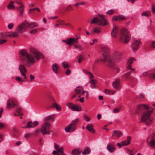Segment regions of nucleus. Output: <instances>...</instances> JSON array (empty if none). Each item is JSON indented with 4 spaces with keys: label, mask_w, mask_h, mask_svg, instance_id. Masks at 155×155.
<instances>
[{
    "label": "nucleus",
    "mask_w": 155,
    "mask_h": 155,
    "mask_svg": "<svg viewBox=\"0 0 155 155\" xmlns=\"http://www.w3.org/2000/svg\"><path fill=\"white\" fill-rule=\"evenodd\" d=\"M19 59L23 64L30 65L36 62L35 58L39 59L44 58L43 55L38 51L32 50L30 54L25 50H21L19 52Z\"/></svg>",
    "instance_id": "1"
},
{
    "label": "nucleus",
    "mask_w": 155,
    "mask_h": 155,
    "mask_svg": "<svg viewBox=\"0 0 155 155\" xmlns=\"http://www.w3.org/2000/svg\"><path fill=\"white\" fill-rule=\"evenodd\" d=\"M14 3V2L13 1L11 2L8 5V8L9 9H13L15 7L14 6V5L13 4Z\"/></svg>",
    "instance_id": "36"
},
{
    "label": "nucleus",
    "mask_w": 155,
    "mask_h": 155,
    "mask_svg": "<svg viewBox=\"0 0 155 155\" xmlns=\"http://www.w3.org/2000/svg\"><path fill=\"white\" fill-rule=\"evenodd\" d=\"M83 90V88L82 86H78L76 88L75 91L77 94H79Z\"/></svg>",
    "instance_id": "30"
},
{
    "label": "nucleus",
    "mask_w": 155,
    "mask_h": 155,
    "mask_svg": "<svg viewBox=\"0 0 155 155\" xmlns=\"http://www.w3.org/2000/svg\"><path fill=\"white\" fill-rule=\"evenodd\" d=\"M71 72V71L69 69H68L66 71V74L67 75L69 74Z\"/></svg>",
    "instance_id": "63"
},
{
    "label": "nucleus",
    "mask_w": 155,
    "mask_h": 155,
    "mask_svg": "<svg viewBox=\"0 0 155 155\" xmlns=\"http://www.w3.org/2000/svg\"><path fill=\"white\" fill-rule=\"evenodd\" d=\"M119 82L120 80L119 79H117L114 81L112 84L113 87L116 89H119Z\"/></svg>",
    "instance_id": "23"
},
{
    "label": "nucleus",
    "mask_w": 155,
    "mask_h": 155,
    "mask_svg": "<svg viewBox=\"0 0 155 155\" xmlns=\"http://www.w3.org/2000/svg\"><path fill=\"white\" fill-rule=\"evenodd\" d=\"M83 57L81 55H80L78 57V63H80L83 60Z\"/></svg>",
    "instance_id": "46"
},
{
    "label": "nucleus",
    "mask_w": 155,
    "mask_h": 155,
    "mask_svg": "<svg viewBox=\"0 0 155 155\" xmlns=\"http://www.w3.org/2000/svg\"><path fill=\"white\" fill-rule=\"evenodd\" d=\"M152 12L153 14H155V4L153 5L152 8Z\"/></svg>",
    "instance_id": "50"
},
{
    "label": "nucleus",
    "mask_w": 155,
    "mask_h": 155,
    "mask_svg": "<svg viewBox=\"0 0 155 155\" xmlns=\"http://www.w3.org/2000/svg\"><path fill=\"white\" fill-rule=\"evenodd\" d=\"M19 69L22 78L17 77L15 78L16 80L21 82L26 81L27 80V78L26 74L27 71V70L24 66L23 65H20L19 66Z\"/></svg>",
    "instance_id": "4"
},
{
    "label": "nucleus",
    "mask_w": 155,
    "mask_h": 155,
    "mask_svg": "<svg viewBox=\"0 0 155 155\" xmlns=\"http://www.w3.org/2000/svg\"><path fill=\"white\" fill-rule=\"evenodd\" d=\"M97 25L105 26L108 24L107 19L104 16L101 14L97 15Z\"/></svg>",
    "instance_id": "8"
},
{
    "label": "nucleus",
    "mask_w": 155,
    "mask_h": 155,
    "mask_svg": "<svg viewBox=\"0 0 155 155\" xmlns=\"http://www.w3.org/2000/svg\"><path fill=\"white\" fill-rule=\"evenodd\" d=\"M67 106L72 111H81L82 110L81 107L78 105H74L72 103H69L67 104Z\"/></svg>",
    "instance_id": "11"
},
{
    "label": "nucleus",
    "mask_w": 155,
    "mask_h": 155,
    "mask_svg": "<svg viewBox=\"0 0 155 155\" xmlns=\"http://www.w3.org/2000/svg\"><path fill=\"white\" fill-rule=\"evenodd\" d=\"M142 110L143 111V113L141 116V122L145 123L147 126L149 125L152 123L153 120V118L151 116L153 110L150 109V108L147 105L141 104L138 106L135 113H140Z\"/></svg>",
    "instance_id": "2"
},
{
    "label": "nucleus",
    "mask_w": 155,
    "mask_h": 155,
    "mask_svg": "<svg viewBox=\"0 0 155 155\" xmlns=\"http://www.w3.org/2000/svg\"><path fill=\"white\" fill-rule=\"evenodd\" d=\"M97 22V17H94L93 19H91L89 23L90 24H94Z\"/></svg>",
    "instance_id": "37"
},
{
    "label": "nucleus",
    "mask_w": 155,
    "mask_h": 155,
    "mask_svg": "<svg viewBox=\"0 0 155 155\" xmlns=\"http://www.w3.org/2000/svg\"><path fill=\"white\" fill-rule=\"evenodd\" d=\"M112 19L114 21H117L119 20L118 16H114L112 18Z\"/></svg>",
    "instance_id": "53"
},
{
    "label": "nucleus",
    "mask_w": 155,
    "mask_h": 155,
    "mask_svg": "<svg viewBox=\"0 0 155 155\" xmlns=\"http://www.w3.org/2000/svg\"><path fill=\"white\" fill-rule=\"evenodd\" d=\"M52 154L54 155H59L57 151L56 150H54L52 152Z\"/></svg>",
    "instance_id": "61"
},
{
    "label": "nucleus",
    "mask_w": 155,
    "mask_h": 155,
    "mask_svg": "<svg viewBox=\"0 0 155 155\" xmlns=\"http://www.w3.org/2000/svg\"><path fill=\"white\" fill-rule=\"evenodd\" d=\"M148 143V145L150 147L152 148H155V141L153 139H152L150 142L149 143L147 141Z\"/></svg>",
    "instance_id": "27"
},
{
    "label": "nucleus",
    "mask_w": 155,
    "mask_h": 155,
    "mask_svg": "<svg viewBox=\"0 0 155 155\" xmlns=\"http://www.w3.org/2000/svg\"><path fill=\"white\" fill-rule=\"evenodd\" d=\"M93 125L91 124H88L86 126V129L91 133H94L95 132V130L93 128Z\"/></svg>",
    "instance_id": "25"
},
{
    "label": "nucleus",
    "mask_w": 155,
    "mask_h": 155,
    "mask_svg": "<svg viewBox=\"0 0 155 155\" xmlns=\"http://www.w3.org/2000/svg\"><path fill=\"white\" fill-rule=\"evenodd\" d=\"M135 70V68H129L128 70H127V73L125 74V76L126 78L127 79H132L133 78L130 76V74L131 73V71H134Z\"/></svg>",
    "instance_id": "20"
},
{
    "label": "nucleus",
    "mask_w": 155,
    "mask_h": 155,
    "mask_svg": "<svg viewBox=\"0 0 155 155\" xmlns=\"http://www.w3.org/2000/svg\"><path fill=\"white\" fill-rule=\"evenodd\" d=\"M25 23L27 29L28 28H31L36 27L38 26V25L35 23H29L26 21H25Z\"/></svg>",
    "instance_id": "18"
},
{
    "label": "nucleus",
    "mask_w": 155,
    "mask_h": 155,
    "mask_svg": "<svg viewBox=\"0 0 155 155\" xmlns=\"http://www.w3.org/2000/svg\"><path fill=\"white\" fill-rule=\"evenodd\" d=\"M107 149L111 153L113 152L115 150L114 147L111 144H108L107 145Z\"/></svg>",
    "instance_id": "26"
},
{
    "label": "nucleus",
    "mask_w": 155,
    "mask_h": 155,
    "mask_svg": "<svg viewBox=\"0 0 155 155\" xmlns=\"http://www.w3.org/2000/svg\"><path fill=\"white\" fill-rule=\"evenodd\" d=\"M13 131L14 132V134L15 136H17V134L19 133L18 130L16 128H14L13 129Z\"/></svg>",
    "instance_id": "44"
},
{
    "label": "nucleus",
    "mask_w": 155,
    "mask_h": 155,
    "mask_svg": "<svg viewBox=\"0 0 155 155\" xmlns=\"http://www.w3.org/2000/svg\"><path fill=\"white\" fill-rule=\"evenodd\" d=\"M54 147L57 151L58 154L59 155H64L63 148L61 147L58 144L55 143H54Z\"/></svg>",
    "instance_id": "15"
},
{
    "label": "nucleus",
    "mask_w": 155,
    "mask_h": 155,
    "mask_svg": "<svg viewBox=\"0 0 155 155\" xmlns=\"http://www.w3.org/2000/svg\"><path fill=\"white\" fill-rule=\"evenodd\" d=\"M125 19V18L122 16H118V19L119 20L121 21Z\"/></svg>",
    "instance_id": "52"
},
{
    "label": "nucleus",
    "mask_w": 155,
    "mask_h": 155,
    "mask_svg": "<svg viewBox=\"0 0 155 155\" xmlns=\"http://www.w3.org/2000/svg\"><path fill=\"white\" fill-rule=\"evenodd\" d=\"M18 106V102L16 99L9 98L7 102V108H13Z\"/></svg>",
    "instance_id": "9"
},
{
    "label": "nucleus",
    "mask_w": 155,
    "mask_h": 155,
    "mask_svg": "<svg viewBox=\"0 0 155 155\" xmlns=\"http://www.w3.org/2000/svg\"><path fill=\"white\" fill-rule=\"evenodd\" d=\"M72 153L74 155H78L80 153V151L78 150L74 149L72 150Z\"/></svg>",
    "instance_id": "38"
},
{
    "label": "nucleus",
    "mask_w": 155,
    "mask_h": 155,
    "mask_svg": "<svg viewBox=\"0 0 155 155\" xmlns=\"http://www.w3.org/2000/svg\"><path fill=\"white\" fill-rule=\"evenodd\" d=\"M85 4V3L84 2H78L76 3L74 5V6H78L79 5H84Z\"/></svg>",
    "instance_id": "48"
},
{
    "label": "nucleus",
    "mask_w": 155,
    "mask_h": 155,
    "mask_svg": "<svg viewBox=\"0 0 155 155\" xmlns=\"http://www.w3.org/2000/svg\"><path fill=\"white\" fill-rule=\"evenodd\" d=\"M50 126V124L48 122L46 121L42 124L41 126V131L43 135L49 134L53 132L52 130L49 129Z\"/></svg>",
    "instance_id": "6"
},
{
    "label": "nucleus",
    "mask_w": 155,
    "mask_h": 155,
    "mask_svg": "<svg viewBox=\"0 0 155 155\" xmlns=\"http://www.w3.org/2000/svg\"><path fill=\"white\" fill-rule=\"evenodd\" d=\"M134 58H131L127 61V65L126 67V69L131 68V64L133 63L134 60H135Z\"/></svg>",
    "instance_id": "24"
},
{
    "label": "nucleus",
    "mask_w": 155,
    "mask_h": 155,
    "mask_svg": "<svg viewBox=\"0 0 155 155\" xmlns=\"http://www.w3.org/2000/svg\"><path fill=\"white\" fill-rule=\"evenodd\" d=\"M25 22L19 25L16 28L15 36H18L19 35L25 32L27 30Z\"/></svg>",
    "instance_id": "7"
},
{
    "label": "nucleus",
    "mask_w": 155,
    "mask_h": 155,
    "mask_svg": "<svg viewBox=\"0 0 155 155\" xmlns=\"http://www.w3.org/2000/svg\"><path fill=\"white\" fill-rule=\"evenodd\" d=\"M90 83L91 84L92 88L95 87L94 86L95 84H96V81L93 79L91 80L90 81Z\"/></svg>",
    "instance_id": "41"
},
{
    "label": "nucleus",
    "mask_w": 155,
    "mask_h": 155,
    "mask_svg": "<svg viewBox=\"0 0 155 155\" xmlns=\"http://www.w3.org/2000/svg\"><path fill=\"white\" fill-rule=\"evenodd\" d=\"M13 25L14 24L12 23H11L8 25V28L9 29H11L13 28Z\"/></svg>",
    "instance_id": "51"
},
{
    "label": "nucleus",
    "mask_w": 155,
    "mask_h": 155,
    "mask_svg": "<svg viewBox=\"0 0 155 155\" xmlns=\"http://www.w3.org/2000/svg\"><path fill=\"white\" fill-rule=\"evenodd\" d=\"M140 43V40L134 39V41L132 43L131 45V48L134 51H136L138 49Z\"/></svg>",
    "instance_id": "13"
},
{
    "label": "nucleus",
    "mask_w": 155,
    "mask_h": 155,
    "mask_svg": "<svg viewBox=\"0 0 155 155\" xmlns=\"http://www.w3.org/2000/svg\"><path fill=\"white\" fill-rule=\"evenodd\" d=\"M81 94H84V97L86 98H87L88 97V94L87 92L85 91H83L81 93Z\"/></svg>",
    "instance_id": "45"
},
{
    "label": "nucleus",
    "mask_w": 155,
    "mask_h": 155,
    "mask_svg": "<svg viewBox=\"0 0 155 155\" xmlns=\"http://www.w3.org/2000/svg\"><path fill=\"white\" fill-rule=\"evenodd\" d=\"M16 3L19 4L20 6L19 7H15V8L19 11L20 15L22 16L23 14V12L25 9L24 5L20 1H16Z\"/></svg>",
    "instance_id": "14"
},
{
    "label": "nucleus",
    "mask_w": 155,
    "mask_h": 155,
    "mask_svg": "<svg viewBox=\"0 0 155 155\" xmlns=\"http://www.w3.org/2000/svg\"><path fill=\"white\" fill-rule=\"evenodd\" d=\"M90 152V149L88 147H86L84 148V151L83 152L82 154L83 155H86L89 154Z\"/></svg>",
    "instance_id": "35"
},
{
    "label": "nucleus",
    "mask_w": 155,
    "mask_h": 155,
    "mask_svg": "<svg viewBox=\"0 0 155 155\" xmlns=\"http://www.w3.org/2000/svg\"><path fill=\"white\" fill-rule=\"evenodd\" d=\"M30 78L31 81H33L35 78V77L32 74L30 75Z\"/></svg>",
    "instance_id": "59"
},
{
    "label": "nucleus",
    "mask_w": 155,
    "mask_h": 155,
    "mask_svg": "<svg viewBox=\"0 0 155 155\" xmlns=\"http://www.w3.org/2000/svg\"><path fill=\"white\" fill-rule=\"evenodd\" d=\"M67 9L68 10H73V8L71 5L68 6L67 8Z\"/></svg>",
    "instance_id": "60"
},
{
    "label": "nucleus",
    "mask_w": 155,
    "mask_h": 155,
    "mask_svg": "<svg viewBox=\"0 0 155 155\" xmlns=\"http://www.w3.org/2000/svg\"><path fill=\"white\" fill-rule=\"evenodd\" d=\"M151 45L152 48H155V41H152Z\"/></svg>",
    "instance_id": "49"
},
{
    "label": "nucleus",
    "mask_w": 155,
    "mask_h": 155,
    "mask_svg": "<svg viewBox=\"0 0 155 155\" xmlns=\"http://www.w3.org/2000/svg\"><path fill=\"white\" fill-rule=\"evenodd\" d=\"M83 71L84 72V73H85L89 76V78L90 79H91V78H94L93 75L91 72L86 71V70L84 69L83 70Z\"/></svg>",
    "instance_id": "34"
},
{
    "label": "nucleus",
    "mask_w": 155,
    "mask_h": 155,
    "mask_svg": "<svg viewBox=\"0 0 155 155\" xmlns=\"http://www.w3.org/2000/svg\"><path fill=\"white\" fill-rule=\"evenodd\" d=\"M151 15L150 12V11H147L143 12L141 15L142 16H145L146 17H148Z\"/></svg>",
    "instance_id": "29"
},
{
    "label": "nucleus",
    "mask_w": 155,
    "mask_h": 155,
    "mask_svg": "<svg viewBox=\"0 0 155 155\" xmlns=\"http://www.w3.org/2000/svg\"><path fill=\"white\" fill-rule=\"evenodd\" d=\"M6 41L5 39H2L0 41V44H2Z\"/></svg>",
    "instance_id": "56"
},
{
    "label": "nucleus",
    "mask_w": 155,
    "mask_h": 155,
    "mask_svg": "<svg viewBox=\"0 0 155 155\" xmlns=\"http://www.w3.org/2000/svg\"><path fill=\"white\" fill-rule=\"evenodd\" d=\"M79 120L78 119H76L74 120L71 122V124L73 125H74L76 126V124L78 122Z\"/></svg>",
    "instance_id": "43"
},
{
    "label": "nucleus",
    "mask_w": 155,
    "mask_h": 155,
    "mask_svg": "<svg viewBox=\"0 0 155 155\" xmlns=\"http://www.w3.org/2000/svg\"><path fill=\"white\" fill-rule=\"evenodd\" d=\"M38 31V30L37 29H35L31 30L30 31V33L32 34H34L37 33Z\"/></svg>",
    "instance_id": "47"
},
{
    "label": "nucleus",
    "mask_w": 155,
    "mask_h": 155,
    "mask_svg": "<svg viewBox=\"0 0 155 155\" xmlns=\"http://www.w3.org/2000/svg\"><path fill=\"white\" fill-rule=\"evenodd\" d=\"M74 48L78 49L79 51H81L82 50V47L80 45H75L74 46Z\"/></svg>",
    "instance_id": "42"
},
{
    "label": "nucleus",
    "mask_w": 155,
    "mask_h": 155,
    "mask_svg": "<svg viewBox=\"0 0 155 155\" xmlns=\"http://www.w3.org/2000/svg\"><path fill=\"white\" fill-rule=\"evenodd\" d=\"M150 78L151 79H154L155 78V73H152L151 74L150 76Z\"/></svg>",
    "instance_id": "54"
},
{
    "label": "nucleus",
    "mask_w": 155,
    "mask_h": 155,
    "mask_svg": "<svg viewBox=\"0 0 155 155\" xmlns=\"http://www.w3.org/2000/svg\"><path fill=\"white\" fill-rule=\"evenodd\" d=\"M122 133L120 131L117 130H113L112 132V136L117 137V138H119L122 135Z\"/></svg>",
    "instance_id": "19"
},
{
    "label": "nucleus",
    "mask_w": 155,
    "mask_h": 155,
    "mask_svg": "<svg viewBox=\"0 0 155 155\" xmlns=\"http://www.w3.org/2000/svg\"><path fill=\"white\" fill-rule=\"evenodd\" d=\"M31 136V134H30L28 133L26 134L25 135V137L27 139H28L29 137H30Z\"/></svg>",
    "instance_id": "58"
},
{
    "label": "nucleus",
    "mask_w": 155,
    "mask_h": 155,
    "mask_svg": "<svg viewBox=\"0 0 155 155\" xmlns=\"http://www.w3.org/2000/svg\"><path fill=\"white\" fill-rule=\"evenodd\" d=\"M76 126L74 125L70 124L65 128V130L66 132H69L70 131H73L75 129Z\"/></svg>",
    "instance_id": "17"
},
{
    "label": "nucleus",
    "mask_w": 155,
    "mask_h": 155,
    "mask_svg": "<svg viewBox=\"0 0 155 155\" xmlns=\"http://www.w3.org/2000/svg\"><path fill=\"white\" fill-rule=\"evenodd\" d=\"M52 106L53 107L55 108L58 111H60L61 110V106L56 103H53L52 104Z\"/></svg>",
    "instance_id": "33"
},
{
    "label": "nucleus",
    "mask_w": 155,
    "mask_h": 155,
    "mask_svg": "<svg viewBox=\"0 0 155 155\" xmlns=\"http://www.w3.org/2000/svg\"><path fill=\"white\" fill-rule=\"evenodd\" d=\"M130 38V35L127 30L124 28L120 31V40L123 43H127Z\"/></svg>",
    "instance_id": "5"
},
{
    "label": "nucleus",
    "mask_w": 155,
    "mask_h": 155,
    "mask_svg": "<svg viewBox=\"0 0 155 155\" xmlns=\"http://www.w3.org/2000/svg\"><path fill=\"white\" fill-rule=\"evenodd\" d=\"M84 118L87 121H89L90 120V118L86 116H84Z\"/></svg>",
    "instance_id": "57"
},
{
    "label": "nucleus",
    "mask_w": 155,
    "mask_h": 155,
    "mask_svg": "<svg viewBox=\"0 0 155 155\" xmlns=\"http://www.w3.org/2000/svg\"><path fill=\"white\" fill-rule=\"evenodd\" d=\"M58 66L56 64H54L52 65V69L56 73L57 72Z\"/></svg>",
    "instance_id": "32"
},
{
    "label": "nucleus",
    "mask_w": 155,
    "mask_h": 155,
    "mask_svg": "<svg viewBox=\"0 0 155 155\" xmlns=\"http://www.w3.org/2000/svg\"><path fill=\"white\" fill-rule=\"evenodd\" d=\"M115 92V91L109 90L107 89H105L104 91V92L107 95L113 94Z\"/></svg>",
    "instance_id": "28"
},
{
    "label": "nucleus",
    "mask_w": 155,
    "mask_h": 155,
    "mask_svg": "<svg viewBox=\"0 0 155 155\" xmlns=\"http://www.w3.org/2000/svg\"><path fill=\"white\" fill-rule=\"evenodd\" d=\"M38 122L37 121H35L33 122L30 121L28 122L27 124V128H31L35 127L38 124Z\"/></svg>",
    "instance_id": "22"
},
{
    "label": "nucleus",
    "mask_w": 155,
    "mask_h": 155,
    "mask_svg": "<svg viewBox=\"0 0 155 155\" xmlns=\"http://www.w3.org/2000/svg\"><path fill=\"white\" fill-rule=\"evenodd\" d=\"M80 36H77L76 38H71L67 39L66 40V44L69 45H71L74 44V43H77L78 40Z\"/></svg>",
    "instance_id": "12"
},
{
    "label": "nucleus",
    "mask_w": 155,
    "mask_h": 155,
    "mask_svg": "<svg viewBox=\"0 0 155 155\" xmlns=\"http://www.w3.org/2000/svg\"><path fill=\"white\" fill-rule=\"evenodd\" d=\"M99 51L101 53V57L100 58L101 61L107 63V65L110 68H113L115 66L113 58L110 55V49L106 46L100 47Z\"/></svg>",
    "instance_id": "3"
},
{
    "label": "nucleus",
    "mask_w": 155,
    "mask_h": 155,
    "mask_svg": "<svg viewBox=\"0 0 155 155\" xmlns=\"http://www.w3.org/2000/svg\"><path fill=\"white\" fill-rule=\"evenodd\" d=\"M112 68L116 70V71L117 72H119V71L120 70L118 68H114V66L113 68Z\"/></svg>",
    "instance_id": "64"
},
{
    "label": "nucleus",
    "mask_w": 155,
    "mask_h": 155,
    "mask_svg": "<svg viewBox=\"0 0 155 155\" xmlns=\"http://www.w3.org/2000/svg\"><path fill=\"white\" fill-rule=\"evenodd\" d=\"M15 32H8L6 33V35L7 36L10 37H17V36H15Z\"/></svg>",
    "instance_id": "31"
},
{
    "label": "nucleus",
    "mask_w": 155,
    "mask_h": 155,
    "mask_svg": "<svg viewBox=\"0 0 155 155\" xmlns=\"http://www.w3.org/2000/svg\"><path fill=\"white\" fill-rule=\"evenodd\" d=\"M3 111V109L2 108H1L0 109V118L1 117Z\"/></svg>",
    "instance_id": "62"
},
{
    "label": "nucleus",
    "mask_w": 155,
    "mask_h": 155,
    "mask_svg": "<svg viewBox=\"0 0 155 155\" xmlns=\"http://www.w3.org/2000/svg\"><path fill=\"white\" fill-rule=\"evenodd\" d=\"M115 10L113 9L108 10L106 13L109 15H111L113 14L115 12Z\"/></svg>",
    "instance_id": "39"
},
{
    "label": "nucleus",
    "mask_w": 155,
    "mask_h": 155,
    "mask_svg": "<svg viewBox=\"0 0 155 155\" xmlns=\"http://www.w3.org/2000/svg\"><path fill=\"white\" fill-rule=\"evenodd\" d=\"M62 66L65 68H67L68 67V64L67 62H63L62 64Z\"/></svg>",
    "instance_id": "40"
},
{
    "label": "nucleus",
    "mask_w": 155,
    "mask_h": 155,
    "mask_svg": "<svg viewBox=\"0 0 155 155\" xmlns=\"http://www.w3.org/2000/svg\"><path fill=\"white\" fill-rule=\"evenodd\" d=\"M118 27L115 25H114L111 32V35L112 37L114 38L116 37L117 34L118 33Z\"/></svg>",
    "instance_id": "16"
},
{
    "label": "nucleus",
    "mask_w": 155,
    "mask_h": 155,
    "mask_svg": "<svg viewBox=\"0 0 155 155\" xmlns=\"http://www.w3.org/2000/svg\"><path fill=\"white\" fill-rule=\"evenodd\" d=\"M131 137L130 136H128L127 137V139L126 140L122 141L121 142L122 145L123 146H127L129 145L130 142V140Z\"/></svg>",
    "instance_id": "21"
},
{
    "label": "nucleus",
    "mask_w": 155,
    "mask_h": 155,
    "mask_svg": "<svg viewBox=\"0 0 155 155\" xmlns=\"http://www.w3.org/2000/svg\"><path fill=\"white\" fill-rule=\"evenodd\" d=\"M119 111V110L117 108H114L113 110V112L114 113H118Z\"/></svg>",
    "instance_id": "55"
},
{
    "label": "nucleus",
    "mask_w": 155,
    "mask_h": 155,
    "mask_svg": "<svg viewBox=\"0 0 155 155\" xmlns=\"http://www.w3.org/2000/svg\"><path fill=\"white\" fill-rule=\"evenodd\" d=\"M113 60L114 59L117 61H119L122 58V53L117 51H114L113 53ZM114 62V61H113Z\"/></svg>",
    "instance_id": "10"
}]
</instances>
